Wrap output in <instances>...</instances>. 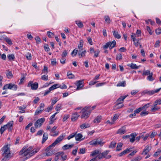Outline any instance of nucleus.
Here are the masks:
<instances>
[{"instance_id": "1", "label": "nucleus", "mask_w": 161, "mask_h": 161, "mask_svg": "<svg viewBox=\"0 0 161 161\" xmlns=\"http://www.w3.org/2000/svg\"><path fill=\"white\" fill-rule=\"evenodd\" d=\"M10 147V145L7 144L4 146L1 149L2 155L3 157L2 161H6L11 158V153Z\"/></svg>"}, {"instance_id": "2", "label": "nucleus", "mask_w": 161, "mask_h": 161, "mask_svg": "<svg viewBox=\"0 0 161 161\" xmlns=\"http://www.w3.org/2000/svg\"><path fill=\"white\" fill-rule=\"evenodd\" d=\"M64 138L63 136H59L51 145L47 147L46 150L47 156H50L54 154V151L51 148V147H54L56 144L60 142L64 139Z\"/></svg>"}, {"instance_id": "3", "label": "nucleus", "mask_w": 161, "mask_h": 161, "mask_svg": "<svg viewBox=\"0 0 161 161\" xmlns=\"http://www.w3.org/2000/svg\"><path fill=\"white\" fill-rule=\"evenodd\" d=\"M27 148L26 147H23L20 151L19 154L21 155L22 156H26V158H27L30 157H29L30 151L32 150V147H29Z\"/></svg>"}, {"instance_id": "4", "label": "nucleus", "mask_w": 161, "mask_h": 161, "mask_svg": "<svg viewBox=\"0 0 161 161\" xmlns=\"http://www.w3.org/2000/svg\"><path fill=\"white\" fill-rule=\"evenodd\" d=\"M90 106H86L82 109L80 112L82 114L81 116V118L86 119L89 117L91 113L89 110H90Z\"/></svg>"}, {"instance_id": "5", "label": "nucleus", "mask_w": 161, "mask_h": 161, "mask_svg": "<svg viewBox=\"0 0 161 161\" xmlns=\"http://www.w3.org/2000/svg\"><path fill=\"white\" fill-rule=\"evenodd\" d=\"M109 152V150H106L102 153L99 154L97 156V157L99 159H102L103 158H104L106 159H109L111 157V155L109 154L108 155Z\"/></svg>"}, {"instance_id": "6", "label": "nucleus", "mask_w": 161, "mask_h": 161, "mask_svg": "<svg viewBox=\"0 0 161 161\" xmlns=\"http://www.w3.org/2000/svg\"><path fill=\"white\" fill-rule=\"evenodd\" d=\"M161 89V88L157 89L156 90H153L151 91L145 90L142 92V95H145V94H147L149 95H152L155 93L158 92Z\"/></svg>"}, {"instance_id": "7", "label": "nucleus", "mask_w": 161, "mask_h": 161, "mask_svg": "<svg viewBox=\"0 0 161 161\" xmlns=\"http://www.w3.org/2000/svg\"><path fill=\"white\" fill-rule=\"evenodd\" d=\"M84 79H82L77 81L76 82L75 84L77 86V88L76 89L77 90H79L82 89V87L84 86Z\"/></svg>"}, {"instance_id": "8", "label": "nucleus", "mask_w": 161, "mask_h": 161, "mask_svg": "<svg viewBox=\"0 0 161 161\" xmlns=\"http://www.w3.org/2000/svg\"><path fill=\"white\" fill-rule=\"evenodd\" d=\"M45 119L44 118H42L38 119L35 122L34 125L36 128H40L45 121Z\"/></svg>"}, {"instance_id": "9", "label": "nucleus", "mask_w": 161, "mask_h": 161, "mask_svg": "<svg viewBox=\"0 0 161 161\" xmlns=\"http://www.w3.org/2000/svg\"><path fill=\"white\" fill-rule=\"evenodd\" d=\"M38 86V84L37 82H34L33 83L32 81H29L27 85V87H31V88L32 90H36Z\"/></svg>"}, {"instance_id": "10", "label": "nucleus", "mask_w": 161, "mask_h": 161, "mask_svg": "<svg viewBox=\"0 0 161 161\" xmlns=\"http://www.w3.org/2000/svg\"><path fill=\"white\" fill-rule=\"evenodd\" d=\"M151 149V146L148 145L146 146L142 153V155H146L148 154Z\"/></svg>"}, {"instance_id": "11", "label": "nucleus", "mask_w": 161, "mask_h": 161, "mask_svg": "<svg viewBox=\"0 0 161 161\" xmlns=\"http://www.w3.org/2000/svg\"><path fill=\"white\" fill-rule=\"evenodd\" d=\"M137 134L136 132H134L131 134L130 135V142L131 143H133L135 140L136 137L137 136Z\"/></svg>"}, {"instance_id": "12", "label": "nucleus", "mask_w": 161, "mask_h": 161, "mask_svg": "<svg viewBox=\"0 0 161 161\" xmlns=\"http://www.w3.org/2000/svg\"><path fill=\"white\" fill-rule=\"evenodd\" d=\"M86 52L85 50H79L78 53V55L79 56L80 58L84 57L85 56V54Z\"/></svg>"}, {"instance_id": "13", "label": "nucleus", "mask_w": 161, "mask_h": 161, "mask_svg": "<svg viewBox=\"0 0 161 161\" xmlns=\"http://www.w3.org/2000/svg\"><path fill=\"white\" fill-rule=\"evenodd\" d=\"M13 124L14 121H11L8 122V123L5 125L8 131H10L12 130V129L11 128L13 127Z\"/></svg>"}, {"instance_id": "14", "label": "nucleus", "mask_w": 161, "mask_h": 161, "mask_svg": "<svg viewBox=\"0 0 161 161\" xmlns=\"http://www.w3.org/2000/svg\"><path fill=\"white\" fill-rule=\"evenodd\" d=\"M117 103L114 106V109L116 110L121 108V98L119 97L117 100Z\"/></svg>"}, {"instance_id": "15", "label": "nucleus", "mask_w": 161, "mask_h": 161, "mask_svg": "<svg viewBox=\"0 0 161 161\" xmlns=\"http://www.w3.org/2000/svg\"><path fill=\"white\" fill-rule=\"evenodd\" d=\"M79 116V115L77 112H75L72 114L71 116V120L72 121H75L77 120Z\"/></svg>"}, {"instance_id": "16", "label": "nucleus", "mask_w": 161, "mask_h": 161, "mask_svg": "<svg viewBox=\"0 0 161 161\" xmlns=\"http://www.w3.org/2000/svg\"><path fill=\"white\" fill-rule=\"evenodd\" d=\"M82 137L83 136L81 133L76 134L75 136V140L77 141H80L83 139H81Z\"/></svg>"}, {"instance_id": "17", "label": "nucleus", "mask_w": 161, "mask_h": 161, "mask_svg": "<svg viewBox=\"0 0 161 161\" xmlns=\"http://www.w3.org/2000/svg\"><path fill=\"white\" fill-rule=\"evenodd\" d=\"M157 104L155 103V102L154 103L153 107L152 108L151 110L152 112H155L160 109V108L157 106Z\"/></svg>"}, {"instance_id": "18", "label": "nucleus", "mask_w": 161, "mask_h": 161, "mask_svg": "<svg viewBox=\"0 0 161 161\" xmlns=\"http://www.w3.org/2000/svg\"><path fill=\"white\" fill-rule=\"evenodd\" d=\"M58 154L60 155L63 161L66 160L67 158V156L63 152H58Z\"/></svg>"}, {"instance_id": "19", "label": "nucleus", "mask_w": 161, "mask_h": 161, "mask_svg": "<svg viewBox=\"0 0 161 161\" xmlns=\"http://www.w3.org/2000/svg\"><path fill=\"white\" fill-rule=\"evenodd\" d=\"M58 112H56L55 113H54L52 115L51 117L50 118V121L49 122V123L50 124H52L54 121L55 119H54V118L55 117V116L56 114H57Z\"/></svg>"}, {"instance_id": "20", "label": "nucleus", "mask_w": 161, "mask_h": 161, "mask_svg": "<svg viewBox=\"0 0 161 161\" xmlns=\"http://www.w3.org/2000/svg\"><path fill=\"white\" fill-rule=\"evenodd\" d=\"M128 66H129L132 69H138L140 66H137L136 65L133 63H131L130 64H129L128 65Z\"/></svg>"}, {"instance_id": "21", "label": "nucleus", "mask_w": 161, "mask_h": 161, "mask_svg": "<svg viewBox=\"0 0 161 161\" xmlns=\"http://www.w3.org/2000/svg\"><path fill=\"white\" fill-rule=\"evenodd\" d=\"M74 146V144H73L71 145L66 144L64 145L62 147V149L64 150H66L67 149L72 147Z\"/></svg>"}, {"instance_id": "22", "label": "nucleus", "mask_w": 161, "mask_h": 161, "mask_svg": "<svg viewBox=\"0 0 161 161\" xmlns=\"http://www.w3.org/2000/svg\"><path fill=\"white\" fill-rule=\"evenodd\" d=\"M9 89H12L14 90H17V86L16 85L13 84L12 83H9Z\"/></svg>"}, {"instance_id": "23", "label": "nucleus", "mask_w": 161, "mask_h": 161, "mask_svg": "<svg viewBox=\"0 0 161 161\" xmlns=\"http://www.w3.org/2000/svg\"><path fill=\"white\" fill-rule=\"evenodd\" d=\"M113 35L116 38L119 39L120 38V36L119 35V32L117 31H114L113 32Z\"/></svg>"}, {"instance_id": "24", "label": "nucleus", "mask_w": 161, "mask_h": 161, "mask_svg": "<svg viewBox=\"0 0 161 161\" xmlns=\"http://www.w3.org/2000/svg\"><path fill=\"white\" fill-rule=\"evenodd\" d=\"M48 135L47 133H45L43 136L42 140V143H44L48 139Z\"/></svg>"}, {"instance_id": "25", "label": "nucleus", "mask_w": 161, "mask_h": 161, "mask_svg": "<svg viewBox=\"0 0 161 161\" xmlns=\"http://www.w3.org/2000/svg\"><path fill=\"white\" fill-rule=\"evenodd\" d=\"M102 119V117L101 116H97L94 120L93 122L94 123H98L101 122Z\"/></svg>"}, {"instance_id": "26", "label": "nucleus", "mask_w": 161, "mask_h": 161, "mask_svg": "<svg viewBox=\"0 0 161 161\" xmlns=\"http://www.w3.org/2000/svg\"><path fill=\"white\" fill-rule=\"evenodd\" d=\"M7 57L9 61H14V60L15 56L14 54H9L8 55Z\"/></svg>"}, {"instance_id": "27", "label": "nucleus", "mask_w": 161, "mask_h": 161, "mask_svg": "<svg viewBox=\"0 0 161 161\" xmlns=\"http://www.w3.org/2000/svg\"><path fill=\"white\" fill-rule=\"evenodd\" d=\"M90 125L88 124H83L80 126V127L81 129H85L90 127Z\"/></svg>"}, {"instance_id": "28", "label": "nucleus", "mask_w": 161, "mask_h": 161, "mask_svg": "<svg viewBox=\"0 0 161 161\" xmlns=\"http://www.w3.org/2000/svg\"><path fill=\"white\" fill-rule=\"evenodd\" d=\"M83 42L82 40L80 41V44L78 46V47L79 50H83Z\"/></svg>"}, {"instance_id": "29", "label": "nucleus", "mask_w": 161, "mask_h": 161, "mask_svg": "<svg viewBox=\"0 0 161 161\" xmlns=\"http://www.w3.org/2000/svg\"><path fill=\"white\" fill-rule=\"evenodd\" d=\"M60 86L59 85V84H55L53 86H52L50 87L49 88L50 89V91H53L54 90L58 88V87H59Z\"/></svg>"}, {"instance_id": "30", "label": "nucleus", "mask_w": 161, "mask_h": 161, "mask_svg": "<svg viewBox=\"0 0 161 161\" xmlns=\"http://www.w3.org/2000/svg\"><path fill=\"white\" fill-rule=\"evenodd\" d=\"M75 23L77 25L78 27L80 28H82L83 25L82 22L80 20H76L75 21Z\"/></svg>"}, {"instance_id": "31", "label": "nucleus", "mask_w": 161, "mask_h": 161, "mask_svg": "<svg viewBox=\"0 0 161 161\" xmlns=\"http://www.w3.org/2000/svg\"><path fill=\"white\" fill-rule=\"evenodd\" d=\"M67 76L68 78L70 79H72L75 78V75L70 71H69L67 73Z\"/></svg>"}, {"instance_id": "32", "label": "nucleus", "mask_w": 161, "mask_h": 161, "mask_svg": "<svg viewBox=\"0 0 161 161\" xmlns=\"http://www.w3.org/2000/svg\"><path fill=\"white\" fill-rule=\"evenodd\" d=\"M153 72H151L147 77V79L149 81H152L154 80V78L153 77Z\"/></svg>"}, {"instance_id": "33", "label": "nucleus", "mask_w": 161, "mask_h": 161, "mask_svg": "<svg viewBox=\"0 0 161 161\" xmlns=\"http://www.w3.org/2000/svg\"><path fill=\"white\" fill-rule=\"evenodd\" d=\"M99 151L98 150H96L91 152L90 156H94L99 154Z\"/></svg>"}, {"instance_id": "34", "label": "nucleus", "mask_w": 161, "mask_h": 161, "mask_svg": "<svg viewBox=\"0 0 161 161\" xmlns=\"http://www.w3.org/2000/svg\"><path fill=\"white\" fill-rule=\"evenodd\" d=\"M104 19L106 23L109 24L110 23L111 20L109 16L108 15L104 16Z\"/></svg>"}, {"instance_id": "35", "label": "nucleus", "mask_w": 161, "mask_h": 161, "mask_svg": "<svg viewBox=\"0 0 161 161\" xmlns=\"http://www.w3.org/2000/svg\"><path fill=\"white\" fill-rule=\"evenodd\" d=\"M116 42L115 41H113L112 42H110L109 48L112 49L115 46Z\"/></svg>"}, {"instance_id": "36", "label": "nucleus", "mask_w": 161, "mask_h": 161, "mask_svg": "<svg viewBox=\"0 0 161 161\" xmlns=\"http://www.w3.org/2000/svg\"><path fill=\"white\" fill-rule=\"evenodd\" d=\"M5 40L9 45H12L13 44L10 39L7 37L5 38Z\"/></svg>"}, {"instance_id": "37", "label": "nucleus", "mask_w": 161, "mask_h": 161, "mask_svg": "<svg viewBox=\"0 0 161 161\" xmlns=\"http://www.w3.org/2000/svg\"><path fill=\"white\" fill-rule=\"evenodd\" d=\"M142 158V157L141 156H138L132 159L131 161H140Z\"/></svg>"}, {"instance_id": "38", "label": "nucleus", "mask_w": 161, "mask_h": 161, "mask_svg": "<svg viewBox=\"0 0 161 161\" xmlns=\"http://www.w3.org/2000/svg\"><path fill=\"white\" fill-rule=\"evenodd\" d=\"M116 142L114 141H112L109 146V148H114L115 147V145L116 144Z\"/></svg>"}, {"instance_id": "39", "label": "nucleus", "mask_w": 161, "mask_h": 161, "mask_svg": "<svg viewBox=\"0 0 161 161\" xmlns=\"http://www.w3.org/2000/svg\"><path fill=\"white\" fill-rule=\"evenodd\" d=\"M6 76L8 78L10 79L13 77V75L11 72L8 71L6 74Z\"/></svg>"}, {"instance_id": "40", "label": "nucleus", "mask_w": 161, "mask_h": 161, "mask_svg": "<svg viewBox=\"0 0 161 161\" xmlns=\"http://www.w3.org/2000/svg\"><path fill=\"white\" fill-rule=\"evenodd\" d=\"M62 105L61 104H58L57 105L55 108V110L56 111H59L62 108Z\"/></svg>"}, {"instance_id": "41", "label": "nucleus", "mask_w": 161, "mask_h": 161, "mask_svg": "<svg viewBox=\"0 0 161 161\" xmlns=\"http://www.w3.org/2000/svg\"><path fill=\"white\" fill-rule=\"evenodd\" d=\"M76 133L77 132L71 134L67 137V139L68 140H70V139L75 137V135H76Z\"/></svg>"}, {"instance_id": "42", "label": "nucleus", "mask_w": 161, "mask_h": 161, "mask_svg": "<svg viewBox=\"0 0 161 161\" xmlns=\"http://www.w3.org/2000/svg\"><path fill=\"white\" fill-rule=\"evenodd\" d=\"M130 149L127 148L124 151L121 152V155H124L126 154V153H128L130 152Z\"/></svg>"}, {"instance_id": "43", "label": "nucleus", "mask_w": 161, "mask_h": 161, "mask_svg": "<svg viewBox=\"0 0 161 161\" xmlns=\"http://www.w3.org/2000/svg\"><path fill=\"white\" fill-rule=\"evenodd\" d=\"M53 105H51L48 107L47 108L44 109V111L46 112H49L53 108Z\"/></svg>"}, {"instance_id": "44", "label": "nucleus", "mask_w": 161, "mask_h": 161, "mask_svg": "<svg viewBox=\"0 0 161 161\" xmlns=\"http://www.w3.org/2000/svg\"><path fill=\"white\" fill-rule=\"evenodd\" d=\"M7 129V127L5 125H4L3 126H1V134H3Z\"/></svg>"}, {"instance_id": "45", "label": "nucleus", "mask_w": 161, "mask_h": 161, "mask_svg": "<svg viewBox=\"0 0 161 161\" xmlns=\"http://www.w3.org/2000/svg\"><path fill=\"white\" fill-rule=\"evenodd\" d=\"M150 71L147 70L146 71H143L142 75H147L150 74Z\"/></svg>"}, {"instance_id": "46", "label": "nucleus", "mask_w": 161, "mask_h": 161, "mask_svg": "<svg viewBox=\"0 0 161 161\" xmlns=\"http://www.w3.org/2000/svg\"><path fill=\"white\" fill-rule=\"evenodd\" d=\"M119 116V115L117 114H115L114 115L113 118L112 119V120L114 122V123L116 120L118 119Z\"/></svg>"}, {"instance_id": "47", "label": "nucleus", "mask_w": 161, "mask_h": 161, "mask_svg": "<svg viewBox=\"0 0 161 161\" xmlns=\"http://www.w3.org/2000/svg\"><path fill=\"white\" fill-rule=\"evenodd\" d=\"M42 111V110L40 109L39 108H37L35 112V115H37L41 114Z\"/></svg>"}, {"instance_id": "48", "label": "nucleus", "mask_w": 161, "mask_h": 161, "mask_svg": "<svg viewBox=\"0 0 161 161\" xmlns=\"http://www.w3.org/2000/svg\"><path fill=\"white\" fill-rule=\"evenodd\" d=\"M78 50L75 49H74L71 53V55L73 57L76 55L77 53L78 52Z\"/></svg>"}, {"instance_id": "49", "label": "nucleus", "mask_w": 161, "mask_h": 161, "mask_svg": "<svg viewBox=\"0 0 161 161\" xmlns=\"http://www.w3.org/2000/svg\"><path fill=\"white\" fill-rule=\"evenodd\" d=\"M148 114V111H146L145 110L142 112L140 113V115L141 116H145Z\"/></svg>"}, {"instance_id": "50", "label": "nucleus", "mask_w": 161, "mask_h": 161, "mask_svg": "<svg viewBox=\"0 0 161 161\" xmlns=\"http://www.w3.org/2000/svg\"><path fill=\"white\" fill-rule=\"evenodd\" d=\"M45 104L44 103H42L40 104L39 107L37 108H39L40 109L43 111L44 109Z\"/></svg>"}, {"instance_id": "51", "label": "nucleus", "mask_w": 161, "mask_h": 161, "mask_svg": "<svg viewBox=\"0 0 161 161\" xmlns=\"http://www.w3.org/2000/svg\"><path fill=\"white\" fill-rule=\"evenodd\" d=\"M89 144L91 145H97L96 140H92L89 142Z\"/></svg>"}, {"instance_id": "52", "label": "nucleus", "mask_w": 161, "mask_h": 161, "mask_svg": "<svg viewBox=\"0 0 161 161\" xmlns=\"http://www.w3.org/2000/svg\"><path fill=\"white\" fill-rule=\"evenodd\" d=\"M67 51L65 50H64L63 52L61 55L62 57L65 58L67 55Z\"/></svg>"}, {"instance_id": "53", "label": "nucleus", "mask_w": 161, "mask_h": 161, "mask_svg": "<svg viewBox=\"0 0 161 161\" xmlns=\"http://www.w3.org/2000/svg\"><path fill=\"white\" fill-rule=\"evenodd\" d=\"M96 141L97 145H99L101 146H102L104 143L103 142L101 141L98 140V139L96 140Z\"/></svg>"}, {"instance_id": "54", "label": "nucleus", "mask_w": 161, "mask_h": 161, "mask_svg": "<svg viewBox=\"0 0 161 161\" xmlns=\"http://www.w3.org/2000/svg\"><path fill=\"white\" fill-rule=\"evenodd\" d=\"M27 37L30 40H31L33 38V36L31 35V33L30 32H28L27 35Z\"/></svg>"}, {"instance_id": "55", "label": "nucleus", "mask_w": 161, "mask_h": 161, "mask_svg": "<svg viewBox=\"0 0 161 161\" xmlns=\"http://www.w3.org/2000/svg\"><path fill=\"white\" fill-rule=\"evenodd\" d=\"M47 35L49 38H51L54 36V34L50 31H47Z\"/></svg>"}, {"instance_id": "56", "label": "nucleus", "mask_w": 161, "mask_h": 161, "mask_svg": "<svg viewBox=\"0 0 161 161\" xmlns=\"http://www.w3.org/2000/svg\"><path fill=\"white\" fill-rule=\"evenodd\" d=\"M147 24H148L150 23L152 25H153L154 24L155 22L154 21H153L152 20L150 19L148 20L145 21Z\"/></svg>"}, {"instance_id": "57", "label": "nucleus", "mask_w": 161, "mask_h": 161, "mask_svg": "<svg viewBox=\"0 0 161 161\" xmlns=\"http://www.w3.org/2000/svg\"><path fill=\"white\" fill-rule=\"evenodd\" d=\"M35 39L37 44H39L41 42V40L39 36L36 37L35 38Z\"/></svg>"}, {"instance_id": "58", "label": "nucleus", "mask_w": 161, "mask_h": 161, "mask_svg": "<svg viewBox=\"0 0 161 161\" xmlns=\"http://www.w3.org/2000/svg\"><path fill=\"white\" fill-rule=\"evenodd\" d=\"M151 104V103H147V104L145 105L144 106H143L142 107H141L142 108V109L143 110L144 109L147 108H148L149 107L150 105Z\"/></svg>"}, {"instance_id": "59", "label": "nucleus", "mask_w": 161, "mask_h": 161, "mask_svg": "<svg viewBox=\"0 0 161 161\" xmlns=\"http://www.w3.org/2000/svg\"><path fill=\"white\" fill-rule=\"evenodd\" d=\"M87 40L88 42V43L91 45H92L93 44L92 40L91 37L89 36L87 38Z\"/></svg>"}, {"instance_id": "60", "label": "nucleus", "mask_w": 161, "mask_h": 161, "mask_svg": "<svg viewBox=\"0 0 161 161\" xmlns=\"http://www.w3.org/2000/svg\"><path fill=\"white\" fill-rule=\"evenodd\" d=\"M26 57L28 60H31V54L30 53H28L26 55Z\"/></svg>"}, {"instance_id": "61", "label": "nucleus", "mask_w": 161, "mask_h": 161, "mask_svg": "<svg viewBox=\"0 0 161 161\" xmlns=\"http://www.w3.org/2000/svg\"><path fill=\"white\" fill-rule=\"evenodd\" d=\"M41 79L43 80H48V76L47 75H43L42 76Z\"/></svg>"}, {"instance_id": "62", "label": "nucleus", "mask_w": 161, "mask_h": 161, "mask_svg": "<svg viewBox=\"0 0 161 161\" xmlns=\"http://www.w3.org/2000/svg\"><path fill=\"white\" fill-rule=\"evenodd\" d=\"M121 150V143H119L118 144L117 146L116 147V151H119Z\"/></svg>"}, {"instance_id": "63", "label": "nucleus", "mask_w": 161, "mask_h": 161, "mask_svg": "<svg viewBox=\"0 0 161 161\" xmlns=\"http://www.w3.org/2000/svg\"><path fill=\"white\" fill-rule=\"evenodd\" d=\"M156 33L158 35L161 33V29L160 28H158L156 29L155 31Z\"/></svg>"}, {"instance_id": "64", "label": "nucleus", "mask_w": 161, "mask_h": 161, "mask_svg": "<svg viewBox=\"0 0 161 161\" xmlns=\"http://www.w3.org/2000/svg\"><path fill=\"white\" fill-rule=\"evenodd\" d=\"M154 102L155 103L157 104L160 105L161 104V98L160 99H158L156 100Z\"/></svg>"}]
</instances>
